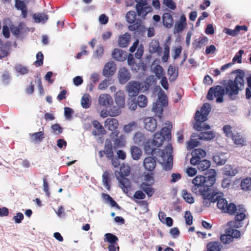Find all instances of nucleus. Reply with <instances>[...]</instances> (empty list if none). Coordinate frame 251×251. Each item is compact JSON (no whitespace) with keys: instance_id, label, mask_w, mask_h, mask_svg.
I'll return each instance as SVG.
<instances>
[{"instance_id":"1","label":"nucleus","mask_w":251,"mask_h":251,"mask_svg":"<svg viewBox=\"0 0 251 251\" xmlns=\"http://www.w3.org/2000/svg\"><path fill=\"white\" fill-rule=\"evenodd\" d=\"M207 176L199 175L192 180V192L197 195H204L211 191V187L216 181V172L214 169L208 171Z\"/></svg>"},{"instance_id":"2","label":"nucleus","mask_w":251,"mask_h":251,"mask_svg":"<svg viewBox=\"0 0 251 251\" xmlns=\"http://www.w3.org/2000/svg\"><path fill=\"white\" fill-rule=\"evenodd\" d=\"M238 74L234 80L229 79L225 85V93L228 97L233 99V97L239 94L240 90H242L244 87V77L245 75L244 71L238 69L236 70Z\"/></svg>"},{"instance_id":"3","label":"nucleus","mask_w":251,"mask_h":251,"mask_svg":"<svg viewBox=\"0 0 251 251\" xmlns=\"http://www.w3.org/2000/svg\"><path fill=\"white\" fill-rule=\"evenodd\" d=\"M224 213H227L230 215H235V221L233 222V226L235 228H240L242 226L241 222L243 221L247 217V210L243 205H236L232 202L227 203ZM231 223L232 222H230Z\"/></svg>"},{"instance_id":"4","label":"nucleus","mask_w":251,"mask_h":251,"mask_svg":"<svg viewBox=\"0 0 251 251\" xmlns=\"http://www.w3.org/2000/svg\"><path fill=\"white\" fill-rule=\"evenodd\" d=\"M151 76H149L141 82L137 81H129L126 87L128 96L131 98L136 97L140 90L143 92L148 90L153 82Z\"/></svg>"},{"instance_id":"5","label":"nucleus","mask_w":251,"mask_h":251,"mask_svg":"<svg viewBox=\"0 0 251 251\" xmlns=\"http://www.w3.org/2000/svg\"><path fill=\"white\" fill-rule=\"evenodd\" d=\"M210 112V105L208 103H204L201 108V111L197 110L195 116L196 122L194 127L197 131L202 130H208L210 128V126L204 123L201 126L202 123L207 120V117Z\"/></svg>"},{"instance_id":"6","label":"nucleus","mask_w":251,"mask_h":251,"mask_svg":"<svg viewBox=\"0 0 251 251\" xmlns=\"http://www.w3.org/2000/svg\"><path fill=\"white\" fill-rule=\"evenodd\" d=\"M126 21L131 24L128 26L130 31H136L137 34L143 35L146 32L147 28L143 25L140 19H136V15L134 11H130L127 12L126 16Z\"/></svg>"},{"instance_id":"7","label":"nucleus","mask_w":251,"mask_h":251,"mask_svg":"<svg viewBox=\"0 0 251 251\" xmlns=\"http://www.w3.org/2000/svg\"><path fill=\"white\" fill-rule=\"evenodd\" d=\"M130 173V169L128 166L121 167L120 172L118 174H116V177L120 183V187L125 193H127L130 186V180L125 176H129Z\"/></svg>"},{"instance_id":"8","label":"nucleus","mask_w":251,"mask_h":251,"mask_svg":"<svg viewBox=\"0 0 251 251\" xmlns=\"http://www.w3.org/2000/svg\"><path fill=\"white\" fill-rule=\"evenodd\" d=\"M241 235L239 230L229 227L225 230V233L221 235L220 241L223 244H229L233 241L234 238H240Z\"/></svg>"},{"instance_id":"9","label":"nucleus","mask_w":251,"mask_h":251,"mask_svg":"<svg viewBox=\"0 0 251 251\" xmlns=\"http://www.w3.org/2000/svg\"><path fill=\"white\" fill-rule=\"evenodd\" d=\"M167 105V97L164 93H161L158 96L156 101L153 104L152 110L155 116L161 118L163 112V108Z\"/></svg>"},{"instance_id":"10","label":"nucleus","mask_w":251,"mask_h":251,"mask_svg":"<svg viewBox=\"0 0 251 251\" xmlns=\"http://www.w3.org/2000/svg\"><path fill=\"white\" fill-rule=\"evenodd\" d=\"M225 93V89L220 85H216L211 87L208 92L206 98L208 100H211L214 97L216 98V102L221 103L223 101V97Z\"/></svg>"},{"instance_id":"11","label":"nucleus","mask_w":251,"mask_h":251,"mask_svg":"<svg viewBox=\"0 0 251 251\" xmlns=\"http://www.w3.org/2000/svg\"><path fill=\"white\" fill-rule=\"evenodd\" d=\"M137 2L135 7L139 16L145 18L147 14L151 11L152 8L148 5L146 0H135Z\"/></svg>"},{"instance_id":"12","label":"nucleus","mask_w":251,"mask_h":251,"mask_svg":"<svg viewBox=\"0 0 251 251\" xmlns=\"http://www.w3.org/2000/svg\"><path fill=\"white\" fill-rule=\"evenodd\" d=\"M104 126L108 130L112 131L110 135L111 138L117 137L120 133L119 131L117 130L119 126V122L116 119L113 118L106 119L104 122Z\"/></svg>"},{"instance_id":"13","label":"nucleus","mask_w":251,"mask_h":251,"mask_svg":"<svg viewBox=\"0 0 251 251\" xmlns=\"http://www.w3.org/2000/svg\"><path fill=\"white\" fill-rule=\"evenodd\" d=\"M192 157L190 159V163L192 165L196 166L199 160H202L206 155V152L205 151L201 149H196L192 151Z\"/></svg>"},{"instance_id":"14","label":"nucleus","mask_w":251,"mask_h":251,"mask_svg":"<svg viewBox=\"0 0 251 251\" xmlns=\"http://www.w3.org/2000/svg\"><path fill=\"white\" fill-rule=\"evenodd\" d=\"M219 193L210 191L205 193L204 195H200L203 199V204L206 207H209L211 203L215 202V197L218 195Z\"/></svg>"},{"instance_id":"15","label":"nucleus","mask_w":251,"mask_h":251,"mask_svg":"<svg viewBox=\"0 0 251 251\" xmlns=\"http://www.w3.org/2000/svg\"><path fill=\"white\" fill-rule=\"evenodd\" d=\"M139 40L137 39L129 48V51L131 53L134 52L137 50L135 56L137 59H140L142 57L144 50V46L142 44L139 45Z\"/></svg>"},{"instance_id":"16","label":"nucleus","mask_w":251,"mask_h":251,"mask_svg":"<svg viewBox=\"0 0 251 251\" xmlns=\"http://www.w3.org/2000/svg\"><path fill=\"white\" fill-rule=\"evenodd\" d=\"M116 70V64L113 61H109L104 66L102 75L105 77L112 76L115 74Z\"/></svg>"},{"instance_id":"17","label":"nucleus","mask_w":251,"mask_h":251,"mask_svg":"<svg viewBox=\"0 0 251 251\" xmlns=\"http://www.w3.org/2000/svg\"><path fill=\"white\" fill-rule=\"evenodd\" d=\"M118 76L120 83L124 84L130 79L131 75L126 67H122L119 71Z\"/></svg>"},{"instance_id":"18","label":"nucleus","mask_w":251,"mask_h":251,"mask_svg":"<svg viewBox=\"0 0 251 251\" xmlns=\"http://www.w3.org/2000/svg\"><path fill=\"white\" fill-rule=\"evenodd\" d=\"M166 153L168 154V158L167 161L164 164V169L166 171L170 170L173 167V156L171 155L173 152V147L171 144H168L165 149Z\"/></svg>"},{"instance_id":"19","label":"nucleus","mask_w":251,"mask_h":251,"mask_svg":"<svg viewBox=\"0 0 251 251\" xmlns=\"http://www.w3.org/2000/svg\"><path fill=\"white\" fill-rule=\"evenodd\" d=\"M143 165L146 170L151 172L153 171L156 167V159L151 156H148L144 159Z\"/></svg>"},{"instance_id":"20","label":"nucleus","mask_w":251,"mask_h":251,"mask_svg":"<svg viewBox=\"0 0 251 251\" xmlns=\"http://www.w3.org/2000/svg\"><path fill=\"white\" fill-rule=\"evenodd\" d=\"M145 128L151 132L154 131L157 128V122L153 117H147L144 120Z\"/></svg>"},{"instance_id":"21","label":"nucleus","mask_w":251,"mask_h":251,"mask_svg":"<svg viewBox=\"0 0 251 251\" xmlns=\"http://www.w3.org/2000/svg\"><path fill=\"white\" fill-rule=\"evenodd\" d=\"M187 25L186 18L185 16L182 15L179 21L177 22L175 25V32L179 33L181 32Z\"/></svg>"},{"instance_id":"22","label":"nucleus","mask_w":251,"mask_h":251,"mask_svg":"<svg viewBox=\"0 0 251 251\" xmlns=\"http://www.w3.org/2000/svg\"><path fill=\"white\" fill-rule=\"evenodd\" d=\"M243 30L245 31H247L248 30V27L246 25H236L234 29H231L229 28H225V32L229 35L232 36L233 37L237 36L240 30Z\"/></svg>"},{"instance_id":"23","label":"nucleus","mask_w":251,"mask_h":251,"mask_svg":"<svg viewBox=\"0 0 251 251\" xmlns=\"http://www.w3.org/2000/svg\"><path fill=\"white\" fill-rule=\"evenodd\" d=\"M115 101L120 107L125 106V95L123 91L119 90L115 94Z\"/></svg>"},{"instance_id":"24","label":"nucleus","mask_w":251,"mask_h":251,"mask_svg":"<svg viewBox=\"0 0 251 251\" xmlns=\"http://www.w3.org/2000/svg\"><path fill=\"white\" fill-rule=\"evenodd\" d=\"M192 137H198L200 140H211L215 137V134L212 131H204L200 133L199 135L196 133H193L192 135Z\"/></svg>"},{"instance_id":"25","label":"nucleus","mask_w":251,"mask_h":251,"mask_svg":"<svg viewBox=\"0 0 251 251\" xmlns=\"http://www.w3.org/2000/svg\"><path fill=\"white\" fill-rule=\"evenodd\" d=\"M131 35L129 33H126L119 36L118 39L119 46L121 48L126 47L129 44Z\"/></svg>"},{"instance_id":"26","label":"nucleus","mask_w":251,"mask_h":251,"mask_svg":"<svg viewBox=\"0 0 251 251\" xmlns=\"http://www.w3.org/2000/svg\"><path fill=\"white\" fill-rule=\"evenodd\" d=\"M15 7L17 10L21 11L23 18H25L27 17V10L25 1L15 0Z\"/></svg>"},{"instance_id":"27","label":"nucleus","mask_w":251,"mask_h":251,"mask_svg":"<svg viewBox=\"0 0 251 251\" xmlns=\"http://www.w3.org/2000/svg\"><path fill=\"white\" fill-rule=\"evenodd\" d=\"M92 124L97 129V130H95L92 131V134L94 135H104L106 134V130L98 121L94 120L92 122Z\"/></svg>"},{"instance_id":"28","label":"nucleus","mask_w":251,"mask_h":251,"mask_svg":"<svg viewBox=\"0 0 251 251\" xmlns=\"http://www.w3.org/2000/svg\"><path fill=\"white\" fill-rule=\"evenodd\" d=\"M99 103L100 105L107 106L113 103V100L109 94H103L99 97Z\"/></svg>"},{"instance_id":"29","label":"nucleus","mask_w":251,"mask_h":251,"mask_svg":"<svg viewBox=\"0 0 251 251\" xmlns=\"http://www.w3.org/2000/svg\"><path fill=\"white\" fill-rule=\"evenodd\" d=\"M220 194H221V193H220ZM216 201L217 202V207L224 212L228 203L226 199L222 198L219 193V194L217 195L215 197V202Z\"/></svg>"},{"instance_id":"30","label":"nucleus","mask_w":251,"mask_h":251,"mask_svg":"<svg viewBox=\"0 0 251 251\" xmlns=\"http://www.w3.org/2000/svg\"><path fill=\"white\" fill-rule=\"evenodd\" d=\"M163 24L167 28H171L174 24V19L172 15L169 13H165L162 16Z\"/></svg>"},{"instance_id":"31","label":"nucleus","mask_w":251,"mask_h":251,"mask_svg":"<svg viewBox=\"0 0 251 251\" xmlns=\"http://www.w3.org/2000/svg\"><path fill=\"white\" fill-rule=\"evenodd\" d=\"M208 42V39L205 36L201 37L198 39H196L192 43L193 48L195 50L201 49Z\"/></svg>"},{"instance_id":"32","label":"nucleus","mask_w":251,"mask_h":251,"mask_svg":"<svg viewBox=\"0 0 251 251\" xmlns=\"http://www.w3.org/2000/svg\"><path fill=\"white\" fill-rule=\"evenodd\" d=\"M130 152L132 159L134 160H138L142 155V151L141 149L135 146L131 147Z\"/></svg>"},{"instance_id":"33","label":"nucleus","mask_w":251,"mask_h":251,"mask_svg":"<svg viewBox=\"0 0 251 251\" xmlns=\"http://www.w3.org/2000/svg\"><path fill=\"white\" fill-rule=\"evenodd\" d=\"M112 56L114 59L118 61H123L126 58L125 54L123 50L119 49H115L113 50Z\"/></svg>"},{"instance_id":"34","label":"nucleus","mask_w":251,"mask_h":251,"mask_svg":"<svg viewBox=\"0 0 251 251\" xmlns=\"http://www.w3.org/2000/svg\"><path fill=\"white\" fill-rule=\"evenodd\" d=\"M231 138L234 143L237 146L242 147L246 145L245 139L240 133H236Z\"/></svg>"},{"instance_id":"35","label":"nucleus","mask_w":251,"mask_h":251,"mask_svg":"<svg viewBox=\"0 0 251 251\" xmlns=\"http://www.w3.org/2000/svg\"><path fill=\"white\" fill-rule=\"evenodd\" d=\"M222 245L218 241H213L208 243L206 245V251H220Z\"/></svg>"},{"instance_id":"36","label":"nucleus","mask_w":251,"mask_h":251,"mask_svg":"<svg viewBox=\"0 0 251 251\" xmlns=\"http://www.w3.org/2000/svg\"><path fill=\"white\" fill-rule=\"evenodd\" d=\"M31 140L32 142L35 143L41 142L45 138V133L44 131H41L33 133H30Z\"/></svg>"},{"instance_id":"37","label":"nucleus","mask_w":251,"mask_h":251,"mask_svg":"<svg viewBox=\"0 0 251 251\" xmlns=\"http://www.w3.org/2000/svg\"><path fill=\"white\" fill-rule=\"evenodd\" d=\"M165 140L166 139L161 135V134H159L158 132H156L154 135L152 140V144L154 146L160 147L162 145Z\"/></svg>"},{"instance_id":"38","label":"nucleus","mask_w":251,"mask_h":251,"mask_svg":"<svg viewBox=\"0 0 251 251\" xmlns=\"http://www.w3.org/2000/svg\"><path fill=\"white\" fill-rule=\"evenodd\" d=\"M197 168L200 171L207 170L211 166V162L207 159L199 160L197 163Z\"/></svg>"},{"instance_id":"39","label":"nucleus","mask_w":251,"mask_h":251,"mask_svg":"<svg viewBox=\"0 0 251 251\" xmlns=\"http://www.w3.org/2000/svg\"><path fill=\"white\" fill-rule=\"evenodd\" d=\"M101 197L105 202L109 203L112 207H115L117 209H121V207L108 194L102 193Z\"/></svg>"},{"instance_id":"40","label":"nucleus","mask_w":251,"mask_h":251,"mask_svg":"<svg viewBox=\"0 0 251 251\" xmlns=\"http://www.w3.org/2000/svg\"><path fill=\"white\" fill-rule=\"evenodd\" d=\"M110 173L108 171H105L102 174V183L108 190L110 189Z\"/></svg>"},{"instance_id":"41","label":"nucleus","mask_w":251,"mask_h":251,"mask_svg":"<svg viewBox=\"0 0 251 251\" xmlns=\"http://www.w3.org/2000/svg\"><path fill=\"white\" fill-rule=\"evenodd\" d=\"M151 185L152 184H149L147 182H143L140 186V188L142 189L149 197L152 196L154 192L153 189L151 187Z\"/></svg>"},{"instance_id":"42","label":"nucleus","mask_w":251,"mask_h":251,"mask_svg":"<svg viewBox=\"0 0 251 251\" xmlns=\"http://www.w3.org/2000/svg\"><path fill=\"white\" fill-rule=\"evenodd\" d=\"M238 173L236 169L234 168L231 165H226L223 169V173L225 175L233 176Z\"/></svg>"},{"instance_id":"43","label":"nucleus","mask_w":251,"mask_h":251,"mask_svg":"<svg viewBox=\"0 0 251 251\" xmlns=\"http://www.w3.org/2000/svg\"><path fill=\"white\" fill-rule=\"evenodd\" d=\"M91 99L89 94H85L81 100V104L83 108H88L91 104Z\"/></svg>"},{"instance_id":"44","label":"nucleus","mask_w":251,"mask_h":251,"mask_svg":"<svg viewBox=\"0 0 251 251\" xmlns=\"http://www.w3.org/2000/svg\"><path fill=\"white\" fill-rule=\"evenodd\" d=\"M172 128L171 124H168L167 126L163 127L161 128L159 134H161L166 139H169L171 137V130Z\"/></svg>"},{"instance_id":"45","label":"nucleus","mask_w":251,"mask_h":251,"mask_svg":"<svg viewBox=\"0 0 251 251\" xmlns=\"http://www.w3.org/2000/svg\"><path fill=\"white\" fill-rule=\"evenodd\" d=\"M103 151L106 157L108 159H112L113 157L114 154L113 147L112 144L110 142L105 144Z\"/></svg>"},{"instance_id":"46","label":"nucleus","mask_w":251,"mask_h":251,"mask_svg":"<svg viewBox=\"0 0 251 251\" xmlns=\"http://www.w3.org/2000/svg\"><path fill=\"white\" fill-rule=\"evenodd\" d=\"M150 49L152 52H157L159 53L161 52V48L159 45L158 41L154 40H152L150 44Z\"/></svg>"},{"instance_id":"47","label":"nucleus","mask_w":251,"mask_h":251,"mask_svg":"<svg viewBox=\"0 0 251 251\" xmlns=\"http://www.w3.org/2000/svg\"><path fill=\"white\" fill-rule=\"evenodd\" d=\"M138 106L141 108L145 107L148 104V99L144 95H140L136 98Z\"/></svg>"},{"instance_id":"48","label":"nucleus","mask_w":251,"mask_h":251,"mask_svg":"<svg viewBox=\"0 0 251 251\" xmlns=\"http://www.w3.org/2000/svg\"><path fill=\"white\" fill-rule=\"evenodd\" d=\"M241 188L244 191L251 190V178L246 177L243 179L240 184Z\"/></svg>"},{"instance_id":"49","label":"nucleus","mask_w":251,"mask_h":251,"mask_svg":"<svg viewBox=\"0 0 251 251\" xmlns=\"http://www.w3.org/2000/svg\"><path fill=\"white\" fill-rule=\"evenodd\" d=\"M104 237V242H107L109 243L110 244L116 243L118 241V237L116 235L110 233H105Z\"/></svg>"},{"instance_id":"50","label":"nucleus","mask_w":251,"mask_h":251,"mask_svg":"<svg viewBox=\"0 0 251 251\" xmlns=\"http://www.w3.org/2000/svg\"><path fill=\"white\" fill-rule=\"evenodd\" d=\"M119 106H112L109 109L108 112L109 115L111 117H115L121 114V108Z\"/></svg>"},{"instance_id":"51","label":"nucleus","mask_w":251,"mask_h":251,"mask_svg":"<svg viewBox=\"0 0 251 251\" xmlns=\"http://www.w3.org/2000/svg\"><path fill=\"white\" fill-rule=\"evenodd\" d=\"M182 196L184 200L189 203L194 202V199L192 194L187 192L186 190H183L182 191Z\"/></svg>"},{"instance_id":"52","label":"nucleus","mask_w":251,"mask_h":251,"mask_svg":"<svg viewBox=\"0 0 251 251\" xmlns=\"http://www.w3.org/2000/svg\"><path fill=\"white\" fill-rule=\"evenodd\" d=\"M213 161L217 165H223L226 162V159L224 157L223 154H215L213 157Z\"/></svg>"},{"instance_id":"53","label":"nucleus","mask_w":251,"mask_h":251,"mask_svg":"<svg viewBox=\"0 0 251 251\" xmlns=\"http://www.w3.org/2000/svg\"><path fill=\"white\" fill-rule=\"evenodd\" d=\"M223 130L226 136L228 138H231L232 136L236 133L233 132L232 127L228 125L224 126Z\"/></svg>"},{"instance_id":"54","label":"nucleus","mask_w":251,"mask_h":251,"mask_svg":"<svg viewBox=\"0 0 251 251\" xmlns=\"http://www.w3.org/2000/svg\"><path fill=\"white\" fill-rule=\"evenodd\" d=\"M36 60L34 62L33 64L36 67L41 66L43 64L44 55L41 51H39L36 54Z\"/></svg>"},{"instance_id":"55","label":"nucleus","mask_w":251,"mask_h":251,"mask_svg":"<svg viewBox=\"0 0 251 251\" xmlns=\"http://www.w3.org/2000/svg\"><path fill=\"white\" fill-rule=\"evenodd\" d=\"M33 18L35 19V21L37 23H40V22H44L46 20H47L48 17V15L44 14H41V13H38V14H35L33 16Z\"/></svg>"},{"instance_id":"56","label":"nucleus","mask_w":251,"mask_h":251,"mask_svg":"<svg viewBox=\"0 0 251 251\" xmlns=\"http://www.w3.org/2000/svg\"><path fill=\"white\" fill-rule=\"evenodd\" d=\"M145 140L144 135L141 132H137L133 137L134 142L136 144H141Z\"/></svg>"},{"instance_id":"57","label":"nucleus","mask_w":251,"mask_h":251,"mask_svg":"<svg viewBox=\"0 0 251 251\" xmlns=\"http://www.w3.org/2000/svg\"><path fill=\"white\" fill-rule=\"evenodd\" d=\"M191 136V138L187 143V148L190 150L193 149L199 146L200 143L197 139H194Z\"/></svg>"},{"instance_id":"58","label":"nucleus","mask_w":251,"mask_h":251,"mask_svg":"<svg viewBox=\"0 0 251 251\" xmlns=\"http://www.w3.org/2000/svg\"><path fill=\"white\" fill-rule=\"evenodd\" d=\"M48 176H45L43 177V188L44 191L46 193V195L47 197H49L50 196V193L49 191V186L47 180Z\"/></svg>"},{"instance_id":"59","label":"nucleus","mask_w":251,"mask_h":251,"mask_svg":"<svg viewBox=\"0 0 251 251\" xmlns=\"http://www.w3.org/2000/svg\"><path fill=\"white\" fill-rule=\"evenodd\" d=\"M114 141L115 145L117 147H122L125 145L124 136L121 135L119 138L118 136Z\"/></svg>"},{"instance_id":"60","label":"nucleus","mask_w":251,"mask_h":251,"mask_svg":"<svg viewBox=\"0 0 251 251\" xmlns=\"http://www.w3.org/2000/svg\"><path fill=\"white\" fill-rule=\"evenodd\" d=\"M170 57V47L168 45H166L164 47V53L162 57V60L164 62L168 61Z\"/></svg>"},{"instance_id":"61","label":"nucleus","mask_w":251,"mask_h":251,"mask_svg":"<svg viewBox=\"0 0 251 251\" xmlns=\"http://www.w3.org/2000/svg\"><path fill=\"white\" fill-rule=\"evenodd\" d=\"M51 128L54 134L59 135L63 132L62 127L57 124L52 125Z\"/></svg>"},{"instance_id":"62","label":"nucleus","mask_w":251,"mask_h":251,"mask_svg":"<svg viewBox=\"0 0 251 251\" xmlns=\"http://www.w3.org/2000/svg\"><path fill=\"white\" fill-rule=\"evenodd\" d=\"M137 124L135 122H132L125 125L124 127V130L126 133H128L133 130L134 128L136 126Z\"/></svg>"},{"instance_id":"63","label":"nucleus","mask_w":251,"mask_h":251,"mask_svg":"<svg viewBox=\"0 0 251 251\" xmlns=\"http://www.w3.org/2000/svg\"><path fill=\"white\" fill-rule=\"evenodd\" d=\"M244 53V50H240L235 55L234 57L232 59V62L234 63L236 61L238 63H241L242 62V55Z\"/></svg>"},{"instance_id":"64","label":"nucleus","mask_w":251,"mask_h":251,"mask_svg":"<svg viewBox=\"0 0 251 251\" xmlns=\"http://www.w3.org/2000/svg\"><path fill=\"white\" fill-rule=\"evenodd\" d=\"M134 98L131 99L130 100H129L128 101L127 105L128 106L129 109H130L131 110H135L136 109L137 107L138 106L136 97H133Z\"/></svg>"}]
</instances>
